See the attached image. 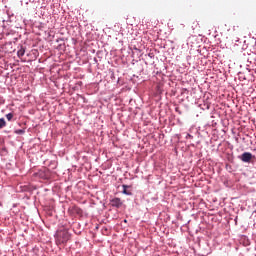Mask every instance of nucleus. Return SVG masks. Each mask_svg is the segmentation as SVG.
I'll return each instance as SVG.
<instances>
[{
	"label": "nucleus",
	"instance_id": "obj_1",
	"mask_svg": "<svg viewBox=\"0 0 256 256\" xmlns=\"http://www.w3.org/2000/svg\"><path fill=\"white\" fill-rule=\"evenodd\" d=\"M71 238V233L69 231H57L56 233V243L58 246H63V244L67 243Z\"/></svg>",
	"mask_w": 256,
	"mask_h": 256
},
{
	"label": "nucleus",
	"instance_id": "obj_2",
	"mask_svg": "<svg viewBox=\"0 0 256 256\" xmlns=\"http://www.w3.org/2000/svg\"><path fill=\"white\" fill-rule=\"evenodd\" d=\"M252 157V153H242L241 160L243 163H251Z\"/></svg>",
	"mask_w": 256,
	"mask_h": 256
},
{
	"label": "nucleus",
	"instance_id": "obj_3",
	"mask_svg": "<svg viewBox=\"0 0 256 256\" xmlns=\"http://www.w3.org/2000/svg\"><path fill=\"white\" fill-rule=\"evenodd\" d=\"M112 205L116 208H121V205H123L121 198H113L111 201Z\"/></svg>",
	"mask_w": 256,
	"mask_h": 256
},
{
	"label": "nucleus",
	"instance_id": "obj_4",
	"mask_svg": "<svg viewBox=\"0 0 256 256\" xmlns=\"http://www.w3.org/2000/svg\"><path fill=\"white\" fill-rule=\"evenodd\" d=\"M123 193H125V195H132V190L130 189V186H123Z\"/></svg>",
	"mask_w": 256,
	"mask_h": 256
},
{
	"label": "nucleus",
	"instance_id": "obj_5",
	"mask_svg": "<svg viewBox=\"0 0 256 256\" xmlns=\"http://www.w3.org/2000/svg\"><path fill=\"white\" fill-rule=\"evenodd\" d=\"M25 54V48L21 47V49H18V57H24Z\"/></svg>",
	"mask_w": 256,
	"mask_h": 256
},
{
	"label": "nucleus",
	"instance_id": "obj_6",
	"mask_svg": "<svg viewBox=\"0 0 256 256\" xmlns=\"http://www.w3.org/2000/svg\"><path fill=\"white\" fill-rule=\"evenodd\" d=\"M6 126V120L4 119V117H0V130L2 129V127Z\"/></svg>",
	"mask_w": 256,
	"mask_h": 256
},
{
	"label": "nucleus",
	"instance_id": "obj_7",
	"mask_svg": "<svg viewBox=\"0 0 256 256\" xmlns=\"http://www.w3.org/2000/svg\"><path fill=\"white\" fill-rule=\"evenodd\" d=\"M7 120H12L13 118V112H8V115H6Z\"/></svg>",
	"mask_w": 256,
	"mask_h": 256
},
{
	"label": "nucleus",
	"instance_id": "obj_8",
	"mask_svg": "<svg viewBox=\"0 0 256 256\" xmlns=\"http://www.w3.org/2000/svg\"><path fill=\"white\" fill-rule=\"evenodd\" d=\"M17 135H23V133L25 132V130H16Z\"/></svg>",
	"mask_w": 256,
	"mask_h": 256
}]
</instances>
